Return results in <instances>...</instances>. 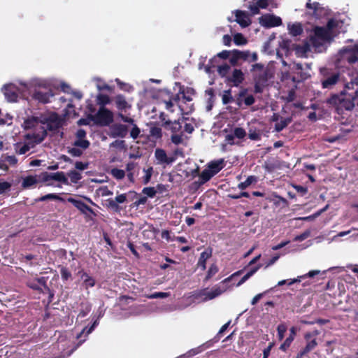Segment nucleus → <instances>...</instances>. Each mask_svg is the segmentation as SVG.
I'll list each match as a JSON object with an SVG mask.
<instances>
[{
    "mask_svg": "<svg viewBox=\"0 0 358 358\" xmlns=\"http://www.w3.org/2000/svg\"><path fill=\"white\" fill-rule=\"evenodd\" d=\"M38 123L37 118L32 117L31 119H27L24 122V126L26 129H31L35 127L36 124Z\"/></svg>",
    "mask_w": 358,
    "mask_h": 358,
    "instance_id": "nucleus-46",
    "label": "nucleus"
},
{
    "mask_svg": "<svg viewBox=\"0 0 358 358\" xmlns=\"http://www.w3.org/2000/svg\"><path fill=\"white\" fill-rule=\"evenodd\" d=\"M318 331L316 330L313 332H307L304 334V339L306 342V344L305 347L299 350L295 358H303L317 346L318 343L315 336L318 335Z\"/></svg>",
    "mask_w": 358,
    "mask_h": 358,
    "instance_id": "nucleus-5",
    "label": "nucleus"
},
{
    "mask_svg": "<svg viewBox=\"0 0 358 358\" xmlns=\"http://www.w3.org/2000/svg\"><path fill=\"white\" fill-rule=\"evenodd\" d=\"M48 200H56L64 202L65 200L64 198L61 197L59 195L55 193H50L45 195H43L38 199H36L37 201H45Z\"/></svg>",
    "mask_w": 358,
    "mask_h": 358,
    "instance_id": "nucleus-30",
    "label": "nucleus"
},
{
    "mask_svg": "<svg viewBox=\"0 0 358 358\" xmlns=\"http://www.w3.org/2000/svg\"><path fill=\"white\" fill-rule=\"evenodd\" d=\"M186 118L182 117V119H179L178 120L172 121H165L162 125L164 128L167 130L171 131L173 134H176L180 131L182 129V122H183Z\"/></svg>",
    "mask_w": 358,
    "mask_h": 358,
    "instance_id": "nucleus-16",
    "label": "nucleus"
},
{
    "mask_svg": "<svg viewBox=\"0 0 358 358\" xmlns=\"http://www.w3.org/2000/svg\"><path fill=\"white\" fill-rule=\"evenodd\" d=\"M171 141L175 145H179L182 142V135L180 134H173L171 137Z\"/></svg>",
    "mask_w": 358,
    "mask_h": 358,
    "instance_id": "nucleus-59",
    "label": "nucleus"
},
{
    "mask_svg": "<svg viewBox=\"0 0 358 358\" xmlns=\"http://www.w3.org/2000/svg\"><path fill=\"white\" fill-rule=\"evenodd\" d=\"M235 21L242 27H247L251 23V20L248 15L245 11L236 10L235 11Z\"/></svg>",
    "mask_w": 358,
    "mask_h": 358,
    "instance_id": "nucleus-15",
    "label": "nucleus"
},
{
    "mask_svg": "<svg viewBox=\"0 0 358 358\" xmlns=\"http://www.w3.org/2000/svg\"><path fill=\"white\" fill-rule=\"evenodd\" d=\"M143 171L145 172V176L143 177V183L147 185L150 181L153 173V168L150 166L147 169H144Z\"/></svg>",
    "mask_w": 358,
    "mask_h": 358,
    "instance_id": "nucleus-40",
    "label": "nucleus"
},
{
    "mask_svg": "<svg viewBox=\"0 0 358 358\" xmlns=\"http://www.w3.org/2000/svg\"><path fill=\"white\" fill-rule=\"evenodd\" d=\"M40 122L46 125V127H41V131L43 129H45L46 131L49 130L55 132L62 126V120L57 113H52L47 117H41Z\"/></svg>",
    "mask_w": 358,
    "mask_h": 358,
    "instance_id": "nucleus-6",
    "label": "nucleus"
},
{
    "mask_svg": "<svg viewBox=\"0 0 358 358\" xmlns=\"http://www.w3.org/2000/svg\"><path fill=\"white\" fill-rule=\"evenodd\" d=\"M81 278L83 280V285L85 289L92 287L95 285V280L92 277L90 276L87 273L84 272L81 275Z\"/></svg>",
    "mask_w": 358,
    "mask_h": 358,
    "instance_id": "nucleus-31",
    "label": "nucleus"
},
{
    "mask_svg": "<svg viewBox=\"0 0 358 358\" xmlns=\"http://www.w3.org/2000/svg\"><path fill=\"white\" fill-rule=\"evenodd\" d=\"M73 145L76 147H78V148H80L81 150H86L90 147V143L88 140L86 139H77L74 141Z\"/></svg>",
    "mask_w": 358,
    "mask_h": 358,
    "instance_id": "nucleus-35",
    "label": "nucleus"
},
{
    "mask_svg": "<svg viewBox=\"0 0 358 358\" xmlns=\"http://www.w3.org/2000/svg\"><path fill=\"white\" fill-rule=\"evenodd\" d=\"M68 153L71 155L72 157H80L83 151L80 148H68Z\"/></svg>",
    "mask_w": 358,
    "mask_h": 358,
    "instance_id": "nucleus-47",
    "label": "nucleus"
},
{
    "mask_svg": "<svg viewBox=\"0 0 358 358\" xmlns=\"http://www.w3.org/2000/svg\"><path fill=\"white\" fill-rule=\"evenodd\" d=\"M257 182V176H250L247 178V179L244 182H240L238 185V187L240 189L243 190V189H246L248 187H249L250 185H252V183H255Z\"/></svg>",
    "mask_w": 358,
    "mask_h": 358,
    "instance_id": "nucleus-32",
    "label": "nucleus"
},
{
    "mask_svg": "<svg viewBox=\"0 0 358 358\" xmlns=\"http://www.w3.org/2000/svg\"><path fill=\"white\" fill-rule=\"evenodd\" d=\"M234 134L238 139H243L246 136V131L242 127H236L234 130Z\"/></svg>",
    "mask_w": 358,
    "mask_h": 358,
    "instance_id": "nucleus-50",
    "label": "nucleus"
},
{
    "mask_svg": "<svg viewBox=\"0 0 358 358\" xmlns=\"http://www.w3.org/2000/svg\"><path fill=\"white\" fill-rule=\"evenodd\" d=\"M239 55L241 59L247 61L248 62H256L258 59V55L256 52L250 53L249 50L241 51L238 50L237 52Z\"/></svg>",
    "mask_w": 358,
    "mask_h": 358,
    "instance_id": "nucleus-25",
    "label": "nucleus"
},
{
    "mask_svg": "<svg viewBox=\"0 0 358 358\" xmlns=\"http://www.w3.org/2000/svg\"><path fill=\"white\" fill-rule=\"evenodd\" d=\"M310 231L306 230L304 232H303L302 234L296 236L294 238V241H303L306 240L307 238H308L310 236Z\"/></svg>",
    "mask_w": 358,
    "mask_h": 358,
    "instance_id": "nucleus-54",
    "label": "nucleus"
},
{
    "mask_svg": "<svg viewBox=\"0 0 358 358\" xmlns=\"http://www.w3.org/2000/svg\"><path fill=\"white\" fill-rule=\"evenodd\" d=\"M287 331V327L284 324H280L277 327L278 336L279 340H282L285 336V333Z\"/></svg>",
    "mask_w": 358,
    "mask_h": 358,
    "instance_id": "nucleus-51",
    "label": "nucleus"
},
{
    "mask_svg": "<svg viewBox=\"0 0 358 358\" xmlns=\"http://www.w3.org/2000/svg\"><path fill=\"white\" fill-rule=\"evenodd\" d=\"M224 159H220L208 163L207 168L215 176L224 167Z\"/></svg>",
    "mask_w": 358,
    "mask_h": 358,
    "instance_id": "nucleus-20",
    "label": "nucleus"
},
{
    "mask_svg": "<svg viewBox=\"0 0 358 358\" xmlns=\"http://www.w3.org/2000/svg\"><path fill=\"white\" fill-rule=\"evenodd\" d=\"M290 118H282L280 122L275 124V130L278 132L282 131L290 123Z\"/></svg>",
    "mask_w": 358,
    "mask_h": 358,
    "instance_id": "nucleus-34",
    "label": "nucleus"
},
{
    "mask_svg": "<svg viewBox=\"0 0 358 358\" xmlns=\"http://www.w3.org/2000/svg\"><path fill=\"white\" fill-rule=\"evenodd\" d=\"M155 156L159 164H172L175 161L173 157H168L165 150L161 148L155 150Z\"/></svg>",
    "mask_w": 358,
    "mask_h": 358,
    "instance_id": "nucleus-14",
    "label": "nucleus"
},
{
    "mask_svg": "<svg viewBox=\"0 0 358 358\" xmlns=\"http://www.w3.org/2000/svg\"><path fill=\"white\" fill-rule=\"evenodd\" d=\"M343 51L345 54L344 57L349 64H355L358 61V53L352 48H345Z\"/></svg>",
    "mask_w": 358,
    "mask_h": 358,
    "instance_id": "nucleus-22",
    "label": "nucleus"
},
{
    "mask_svg": "<svg viewBox=\"0 0 358 358\" xmlns=\"http://www.w3.org/2000/svg\"><path fill=\"white\" fill-rule=\"evenodd\" d=\"M147 201L148 199L146 196H141L132 203L131 207H138L140 205H143L147 202Z\"/></svg>",
    "mask_w": 358,
    "mask_h": 358,
    "instance_id": "nucleus-60",
    "label": "nucleus"
},
{
    "mask_svg": "<svg viewBox=\"0 0 358 358\" xmlns=\"http://www.w3.org/2000/svg\"><path fill=\"white\" fill-rule=\"evenodd\" d=\"M259 23L266 28H271L281 25L282 20L280 17L266 14L259 17Z\"/></svg>",
    "mask_w": 358,
    "mask_h": 358,
    "instance_id": "nucleus-9",
    "label": "nucleus"
},
{
    "mask_svg": "<svg viewBox=\"0 0 358 358\" xmlns=\"http://www.w3.org/2000/svg\"><path fill=\"white\" fill-rule=\"evenodd\" d=\"M68 176L73 183H77L82 178L81 174L74 170L70 171L68 173Z\"/></svg>",
    "mask_w": 358,
    "mask_h": 358,
    "instance_id": "nucleus-42",
    "label": "nucleus"
},
{
    "mask_svg": "<svg viewBox=\"0 0 358 358\" xmlns=\"http://www.w3.org/2000/svg\"><path fill=\"white\" fill-rule=\"evenodd\" d=\"M67 201L72 203L83 214H87V213H90L95 215L94 210L83 201L77 200L73 197H69L67 199Z\"/></svg>",
    "mask_w": 358,
    "mask_h": 358,
    "instance_id": "nucleus-11",
    "label": "nucleus"
},
{
    "mask_svg": "<svg viewBox=\"0 0 358 358\" xmlns=\"http://www.w3.org/2000/svg\"><path fill=\"white\" fill-rule=\"evenodd\" d=\"M310 41L313 47L320 48L325 41H320V38L310 36Z\"/></svg>",
    "mask_w": 358,
    "mask_h": 358,
    "instance_id": "nucleus-58",
    "label": "nucleus"
},
{
    "mask_svg": "<svg viewBox=\"0 0 358 358\" xmlns=\"http://www.w3.org/2000/svg\"><path fill=\"white\" fill-rule=\"evenodd\" d=\"M11 187V184L8 182L3 181L0 182V194L9 190Z\"/></svg>",
    "mask_w": 358,
    "mask_h": 358,
    "instance_id": "nucleus-57",
    "label": "nucleus"
},
{
    "mask_svg": "<svg viewBox=\"0 0 358 358\" xmlns=\"http://www.w3.org/2000/svg\"><path fill=\"white\" fill-rule=\"evenodd\" d=\"M255 82L262 85H266L268 80V74L267 71H264L254 78Z\"/></svg>",
    "mask_w": 358,
    "mask_h": 358,
    "instance_id": "nucleus-33",
    "label": "nucleus"
},
{
    "mask_svg": "<svg viewBox=\"0 0 358 358\" xmlns=\"http://www.w3.org/2000/svg\"><path fill=\"white\" fill-rule=\"evenodd\" d=\"M213 176V173H212L208 168H206L203 169L199 175V180L197 182V183L199 185H203L209 181Z\"/></svg>",
    "mask_w": 358,
    "mask_h": 358,
    "instance_id": "nucleus-26",
    "label": "nucleus"
},
{
    "mask_svg": "<svg viewBox=\"0 0 358 358\" xmlns=\"http://www.w3.org/2000/svg\"><path fill=\"white\" fill-rule=\"evenodd\" d=\"M288 29L289 34L293 36H300L303 31L302 24L299 22L288 24Z\"/></svg>",
    "mask_w": 358,
    "mask_h": 358,
    "instance_id": "nucleus-27",
    "label": "nucleus"
},
{
    "mask_svg": "<svg viewBox=\"0 0 358 358\" xmlns=\"http://www.w3.org/2000/svg\"><path fill=\"white\" fill-rule=\"evenodd\" d=\"M51 90H35L32 94V99L38 101L41 103H47L50 102V97L53 96Z\"/></svg>",
    "mask_w": 358,
    "mask_h": 358,
    "instance_id": "nucleus-10",
    "label": "nucleus"
},
{
    "mask_svg": "<svg viewBox=\"0 0 358 358\" xmlns=\"http://www.w3.org/2000/svg\"><path fill=\"white\" fill-rule=\"evenodd\" d=\"M169 296V294L166 292H155L149 296H148V298L149 299H164L166 298Z\"/></svg>",
    "mask_w": 358,
    "mask_h": 358,
    "instance_id": "nucleus-56",
    "label": "nucleus"
},
{
    "mask_svg": "<svg viewBox=\"0 0 358 358\" xmlns=\"http://www.w3.org/2000/svg\"><path fill=\"white\" fill-rule=\"evenodd\" d=\"M212 254L213 250L210 248H206L200 254V257L197 262V266L201 268L202 271H204L206 268V261L212 257Z\"/></svg>",
    "mask_w": 358,
    "mask_h": 358,
    "instance_id": "nucleus-18",
    "label": "nucleus"
},
{
    "mask_svg": "<svg viewBox=\"0 0 358 358\" xmlns=\"http://www.w3.org/2000/svg\"><path fill=\"white\" fill-rule=\"evenodd\" d=\"M313 37L320 38V41H328L330 38L329 29L324 27H315L313 29Z\"/></svg>",
    "mask_w": 358,
    "mask_h": 358,
    "instance_id": "nucleus-19",
    "label": "nucleus"
},
{
    "mask_svg": "<svg viewBox=\"0 0 358 358\" xmlns=\"http://www.w3.org/2000/svg\"><path fill=\"white\" fill-rule=\"evenodd\" d=\"M262 267V264H259L256 266L252 268L245 275L242 277V278L238 281L236 286H241L245 281H247L251 276H252L260 268Z\"/></svg>",
    "mask_w": 358,
    "mask_h": 358,
    "instance_id": "nucleus-28",
    "label": "nucleus"
},
{
    "mask_svg": "<svg viewBox=\"0 0 358 358\" xmlns=\"http://www.w3.org/2000/svg\"><path fill=\"white\" fill-rule=\"evenodd\" d=\"M3 93L6 99L10 102H15L17 100L18 94L17 87L13 84H8L3 86Z\"/></svg>",
    "mask_w": 358,
    "mask_h": 358,
    "instance_id": "nucleus-12",
    "label": "nucleus"
},
{
    "mask_svg": "<svg viewBox=\"0 0 358 358\" xmlns=\"http://www.w3.org/2000/svg\"><path fill=\"white\" fill-rule=\"evenodd\" d=\"M222 101L223 104L224 105L231 103L234 101L231 90H227L224 92V94L222 97Z\"/></svg>",
    "mask_w": 358,
    "mask_h": 358,
    "instance_id": "nucleus-41",
    "label": "nucleus"
},
{
    "mask_svg": "<svg viewBox=\"0 0 358 358\" xmlns=\"http://www.w3.org/2000/svg\"><path fill=\"white\" fill-rule=\"evenodd\" d=\"M321 85L323 89H332L335 85L343 83V77L338 71H333L327 68L320 70Z\"/></svg>",
    "mask_w": 358,
    "mask_h": 358,
    "instance_id": "nucleus-3",
    "label": "nucleus"
},
{
    "mask_svg": "<svg viewBox=\"0 0 358 358\" xmlns=\"http://www.w3.org/2000/svg\"><path fill=\"white\" fill-rule=\"evenodd\" d=\"M106 202L108 208L112 209L113 211L119 212L120 210V208L115 199L110 198L107 199Z\"/></svg>",
    "mask_w": 358,
    "mask_h": 358,
    "instance_id": "nucleus-43",
    "label": "nucleus"
},
{
    "mask_svg": "<svg viewBox=\"0 0 358 358\" xmlns=\"http://www.w3.org/2000/svg\"><path fill=\"white\" fill-rule=\"evenodd\" d=\"M238 50H234L231 52V57L229 59L230 64L232 66H236L238 64V61L241 59L239 57Z\"/></svg>",
    "mask_w": 358,
    "mask_h": 358,
    "instance_id": "nucleus-45",
    "label": "nucleus"
},
{
    "mask_svg": "<svg viewBox=\"0 0 358 358\" xmlns=\"http://www.w3.org/2000/svg\"><path fill=\"white\" fill-rule=\"evenodd\" d=\"M38 178L41 182H46V185L48 186L53 185V184L50 182L51 180H56L65 185L69 184L68 179L63 171L56 173L43 172L38 176Z\"/></svg>",
    "mask_w": 358,
    "mask_h": 358,
    "instance_id": "nucleus-7",
    "label": "nucleus"
},
{
    "mask_svg": "<svg viewBox=\"0 0 358 358\" xmlns=\"http://www.w3.org/2000/svg\"><path fill=\"white\" fill-rule=\"evenodd\" d=\"M36 282L38 283V285L42 288L44 289L45 291L48 292H50V288L48 287V286L47 285V280L44 277H41L39 278H37L36 280Z\"/></svg>",
    "mask_w": 358,
    "mask_h": 358,
    "instance_id": "nucleus-52",
    "label": "nucleus"
},
{
    "mask_svg": "<svg viewBox=\"0 0 358 358\" xmlns=\"http://www.w3.org/2000/svg\"><path fill=\"white\" fill-rule=\"evenodd\" d=\"M229 70H230V66L227 64L220 65L217 68V71H218L219 74L222 77L226 76L227 74L229 73Z\"/></svg>",
    "mask_w": 358,
    "mask_h": 358,
    "instance_id": "nucleus-48",
    "label": "nucleus"
},
{
    "mask_svg": "<svg viewBox=\"0 0 358 358\" xmlns=\"http://www.w3.org/2000/svg\"><path fill=\"white\" fill-rule=\"evenodd\" d=\"M46 136L47 133L45 129H43V131L38 134H26L25 138L28 140L27 142L24 143H17L15 145L16 153L17 155L26 154L31 148H34L36 144L41 143Z\"/></svg>",
    "mask_w": 358,
    "mask_h": 358,
    "instance_id": "nucleus-2",
    "label": "nucleus"
},
{
    "mask_svg": "<svg viewBox=\"0 0 358 358\" xmlns=\"http://www.w3.org/2000/svg\"><path fill=\"white\" fill-rule=\"evenodd\" d=\"M110 173L117 180H122L125 177V171L117 168L112 169Z\"/></svg>",
    "mask_w": 358,
    "mask_h": 358,
    "instance_id": "nucleus-37",
    "label": "nucleus"
},
{
    "mask_svg": "<svg viewBox=\"0 0 358 358\" xmlns=\"http://www.w3.org/2000/svg\"><path fill=\"white\" fill-rule=\"evenodd\" d=\"M259 7L258 6L257 3H252L249 6V9L252 15H257L259 13Z\"/></svg>",
    "mask_w": 358,
    "mask_h": 358,
    "instance_id": "nucleus-62",
    "label": "nucleus"
},
{
    "mask_svg": "<svg viewBox=\"0 0 358 358\" xmlns=\"http://www.w3.org/2000/svg\"><path fill=\"white\" fill-rule=\"evenodd\" d=\"M248 137L250 140H253V141H258V140H260V138H261V136L259 132H257L256 131H252V130L249 131Z\"/></svg>",
    "mask_w": 358,
    "mask_h": 358,
    "instance_id": "nucleus-61",
    "label": "nucleus"
},
{
    "mask_svg": "<svg viewBox=\"0 0 358 358\" xmlns=\"http://www.w3.org/2000/svg\"><path fill=\"white\" fill-rule=\"evenodd\" d=\"M141 133V130L136 124H134L130 131V136L133 139H136Z\"/></svg>",
    "mask_w": 358,
    "mask_h": 358,
    "instance_id": "nucleus-55",
    "label": "nucleus"
},
{
    "mask_svg": "<svg viewBox=\"0 0 358 358\" xmlns=\"http://www.w3.org/2000/svg\"><path fill=\"white\" fill-rule=\"evenodd\" d=\"M218 271L219 269L217 266L215 264H212L208 268V271L205 278V280L208 281V280H210L213 275H215L218 272Z\"/></svg>",
    "mask_w": 358,
    "mask_h": 358,
    "instance_id": "nucleus-38",
    "label": "nucleus"
},
{
    "mask_svg": "<svg viewBox=\"0 0 358 358\" xmlns=\"http://www.w3.org/2000/svg\"><path fill=\"white\" fill-rule=\"evenodd\" d=\"M234 42L237 45H245L247 43V39L241 33H237L234 36Z\"/></svg>",
    "mask_w": 358,
    "mask_h": 358,
    "instance_id": "nucleus-39",
    "label": "nucleus"
},
{
    "mask_svg": "<svg viewBox=\"0 0 358 358\" xmlns=\"http://www.w3.org/2000/svg\"><path fill=\"white\" fill-rule=\"evenodd\" d=\"M150 136L155 140L160 139L162 137V129L157 127H152L150 130Z\"/></svg>",
    "mask_w": 358,
    "mask_h": 358,
    "instance_id": "nucleus-36",
    "label": "nucleus"
},
{
    "mask_svg": "<svg viewBox=\"0 0 358 358\" xmlns=\"http://www.w3.org/2000/svg\"><path fill=\"white\" fill-rule=\"evenodd\" d=\"M243 102L245 103V106H252L253 103H255V97L253 96V95H248L247 96L244 100H243Z\"/></svg>",
    "mask_w": 358,
    "mask_h": 358,
    "instance_id": "nucleus-63",
    "label": "nucleus"
},
{
    "mask_svg": "<svg viewBox=\"0 0 358 358\" xmlns=\"http://www.w3.org/2000/svg\"><path fill=\"white\" fill-rule=\"evenodd\" d=\"M223 292L220 287H214L210 291L205 292L203 295L206 300H211L220 296Z\"/></svg>",
    "mask_w": 358,
    "mask_h": 358,
    "instance_id": "nucleus-29",
    "label": "nucleus"
},
{
    "mask_svg": "<svg viewBox=\"0 0 358 358\" xmlns=\"http://www.w3.org/2000/svg\"><path fill=\"white\" fill-rule=\"evenodd\" d=\"M60 274L62 279L64 281H66L71 278V273L70 272L69 268L65 266H61Z\"/></svg>",
    "mask_w": 358,
    "mask_h": 358,
    "instance_id": "nucleus-44",
    "label": "nucleus"
},
{
    "mask_svg": "<svg viewBox=\"0 0 358 358\" xmlns=\"http://www.w3.org/2000/svg\"><path fill=\"white\" fill-rule=\"evenodd\" d=\"M358 104V90H355L353 94L342 90L340 94H334L327 100V103L339 112L340 110H352L355 103Z\"/></svg>",
    "mask_w": 358,
    "mask_h": 358,
    "instance_id": "nucleus-1",
    "label": "nucleus"
},
{
    "mask_svg": "<svg viewBox=\"0 0 358 358\" xmlns=\"http://www.w3.org/2000/svg\"><path fill=\"white\" fill-rule=\"evenodd\" d=\"M113 137L124 138L128 134V127L122 124H115L110 127Z\"/></svg>",
    "mask_w": 358,
    "mask_h": 358,
    "instance_id": "nucleus-13",
    "label": "nucleus"
},
{
    "mask_svg": "<svg viewBox=\"0 0 358 358\" xmlns=\"http://www.w3.org/2000/svg\"><path fill=\"white\" fill-rule=\"evenodd\" d=\"M142 192L150 198L155 197L157 194V191L155 190V187H144L142 190Z\"/></svg>",
    "mask_w": 358,
    "mask_h": 358,
    "instance_id": "nucleus-49",
    "label": "nucleus"
},
{
    "mask_svg": "<svg viewBox=\"0 0 358 358\" xmlns=\"http://www.w3.org/2000/svg\"><path fill=\"white\" fill-rule=\"evenodd\" d=\"M306 8L308 10L306 14L315 19H320L326 13L324 8L316 1L311 3V1L308 0L306 4Z\"/></svg>",
    "mask_w": 358,
    "mask_h": 358,
    "instance_id": "nucleus-8",
    "label": "nucleus"
},
{
    "mask_svg": "<svg viewBox=\"0 0 358 358\" xmlns=\"http://www.w3.org/2000/svg\"><path fill=\"white\" fill-rule=\"evenodd\" d=\"M88 117L96 125L101 127L108 126L114 120L113 112L105 106H101L95 115H90Z\"/></svg>",
    "mask_w": 358,
    "mask_h": 358,
    "instance_id": "nucleus-4",
    "label": "nucleus"
},
{
    "mask_svg": "<svg viewBox=\"0 0 358 358\" xmlns=\"http://www.w3.org/2000/svg\"><path fill=\"white\" fill-rule=\"evenodd\" d=\"M41 181L40 179H37V176H27L22 180V187L24 189H29L34 187Z\"/></svg>",
    "mask_w": 358,
    "mask_h": 358,
    "instance_id": "nucleus-23",
    "label": "nucleus"
},
{
    "mask_svg": "<svg viewBox=\"0 0 358 358\" xmlns=\"http://www.w3.org/2000/svg\"><path fill=\"white\" fill-rule=\"evenodd\" d=\"M244 74L241 69H235L232 75L228 78V80L233 83V85L238 87L244 80Z\"/></svg>",
    "mask_w": 358,
    "mask_h": 358,
    "instance_id": "nucleus-21",
    "label": "nucleus"
},
{
    "mask_svg": "<svg viewBox=\"0 0 358 358\" xmlns=\"http://www.w3.org/2000/svg\"><path fill=\"white\" fill-rule=\"evenodd\" d=\"M294 188L298 193H300L302 196L305 195L308 192V188L301 185H294Z\"/></svg>",
    "mask_w": 358,
    "mask_h": 358,
    "instance_id": "nucleus-64",
    "label": "nucleus"
},
{
    "mask_svg": "<svg viewBox=\"0 0 358 358\" xmlns=\"http://www.w3.org/2000/svg\"><path fill=\"white\" fill-rule=\"evenodd\" d=\"M97 98L99 103L101 104L102 106L110 103V98L106 94H99Z\"/></svg>",
    "mask_w": 358,
    "mask_h": 358,
    "instance_id": "nucleus-53",
    "label": "nucleus"
},
{
    "mask_svg": "<svg viewBox=\"0 0 358 358\" xmlns=\"http://www.w3.org/2000/svg\"><path fill=\"white\" fill-rule=\"evenodd\" d=\"M296 335V330L294 327L290 329L289 336L285 340V341L280 345L279 349L283 352H286L287 350L290 347L293 342Z\"/></svg>",
    "mask_w": 358,
    "mask_h": 358,
    "instance_id": "nucleus-24",
    "label": "nucleus"
},
{
    "mask_svg": "<svg viewBox=\"0 0 358 358\" xmlns=\"http://www.w3.org/2000/svg\"><path fill=\"white\" fill-rule=\"evenodd\" d=\"M113 101L117 110L122 112L126 111L127 109H129L131 107L126 100L125 96L122 94L116 95L114 97Z\"/></svg>",
    "mask_w": 358,
    "mask_h": 358,
    "instance_id": "nucleus-17",
    "label": "nucleus"
}]
</instances>
